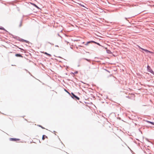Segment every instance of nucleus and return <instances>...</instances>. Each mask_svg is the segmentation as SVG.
Masks as SVG:
<instances>
[{"label":"nucleus","mask_w":154,"mask_h":154,"mask_svg":"<svg viewBox=\"0 0 154 154\" xmlns=\"http://www.w3.org/2000/svg\"><path fill=\"white\" fill-rule=\"evenodd\" d=\"M15 56L17 57H23L20 54H15Z\"/></svg>","instance_id":"obj_4"},{"label":"nucleus","mask_w":154,"mask_h":154,"mask_svg":"<svg viewBox=\"0 0 154 154\" xmlns=\"http://www.w3.org/2000/svg\"><path fill=\"white\" fill-rule=\"evenodd\" d=\"M48 43H49V44H51V45H54V44H52V43H51V42H48Z\"/></svg>","instance_id":"obj_21"},{"label":"nucleus","mask_w":154,"mask_h":154,"mask_svg":"<svg viewBox=\"0 0 154 154\" xmlns=\"http://www.w3.org/2000/svg\"><path fill=\"white\" fill-rule=\"evenodd\" d=\"M78 73L77 72H75V73Z\"/></svg>","instance_id":"obj_26"},{"label":"nucleus","mask_w":154,"mask_h":154,"mask_svg":"<svg viewBox=\"0 0 154 154\" xmlns=\"http://www.w3.org/2000/svg\"><path fill=\"white\" fill-rule=\"evenodd\" d=\"M10 140L11 141H16L17 140H19L20 139H18L17 138H10Z\"/></svg>","instance_id":"obj_3"},{"label":"nucleus","mask_w":154,"mask_h":154,"mask_svg":"<svg viewBox=\"0 0 154 154\" xmlns=\"http://www.w3.org/2000/svg\"><path fill=\"white\" fill-rule=\"evenodd\" d=\"M45 135H43V136H42V139L43 140H44L45 139Z\"/></svg>","instance_id":"obj_12"},{"label":"nucleus","mask_w":154,"mask_h":154,"mask_svg":"<svg viewBox=\"0 0 154 154\" xmlns=\"http://www.w3.org/2000/svg\"><path fill=\"white\" fill-rule=\"evenodd\" d=\"M78 4H79L81 6L85 8L83 5L81 4V3H78Z\"/></svg>","instance_id":"obj_13"},{"label":"nucleus","mask_w":154,"mask_h":154,"mask_svg":"<svg viewBox=\"0 0 154 154\" xmlns=\"http://www.w3.org/2000/svg\"><path fill=\"white\" fill-rule=\"evenodd\" d=\"M92 41H89V42H87L86 43V44H85V45H88L89 43H93L92 42Z\"/></svg>","instance_id":"obj_7"},{"label":"nucleus","mask_w":154,"mask_h":154,"mask_svg":"<svg viewBox=\"0 0 154 154\" xmlns=\"http://www.w3.org/2000/svg\"><path fill=\"white\" fill-rule=\"evenodd\" d=\"M147 69L148 71L150 72L154 75V72L151 69L150 67L149 66H147Z\"/></svg>","instance_id":"obj_2"},{"label":"nucleus","mask_w":154,"mask_h":154,"mask_svg":"<svg viewBox=\"0 0 154 154\" xmlns=\"http://www.w3.org/2000/svg\"><path fill=\"white\" fill-rule=\"evenodd\" d=\"M39 126L41 127V128H43V129L45 128H44L42 126H41V125H39Z\"/></svg>","instance_id":"obj_22"},{"label":"nucleus","mask_w":154,"mask_h":154,"mask_svg":"<svg viewBox=\"0 0 154 154\" xmlns=\"http://www.w3.org/2000/svg\"><path fill=\"white\" fill-rule=\"evenodd\" d=\"M149 123L152 124V125H154V122H150Z\"/></svg>","instance_id":"obj_15"},{"label":"nucleus","mask_w":154,"mask_h":154,"mask_svg":"<svg viewBox=\"0 0 154 154\" xmlns=\"http://www.w3.org/2000/svg\"><path fill=\"white\" fill-rule=\"evenodd\" d=\"M56 46H57V47H58V46H57V45H56Z\"/></svg>","instance_id":"obj_27"},{"label":"nucleus","mask_w":154,"mask_h":154,"mask_svg":"<svg viewBox=\"0 0 154 154\" xmlns=\"http://www.w3.org/2000/svg\"><path fill=\"white\" fill-rule=\"evenodd\" d=\"M71 94L72 95L71 97L72 98L75 100H79V98L78 97L75 95L72 92Z\"/></svg>","instance_id":"obj_1"},{"label":"nucleus","mask_w":154,"mask_h":154,"mask_svg":"<svg viewBox=\"0 0 154 154\" xmlns=\"http://www.w3.org/2000/svg\"><path fill=\"white\" fill-rule=\"evenodd\" d=\"M125 19L126 20H127V18H126V17H125Z\"/></svg>","instance_id":"obj_23"},{"label":"nucleus","mask_w":154,"mask_h":154,"mask_svg":"<svg viewBox=\"0 0 154 154\" xmlns=\"http://www.w3.org/2000/svg\"><path fill=\"white\" fill-rule=\"evenodd\" d=\"M83 59L86 60L88 62H90L91 61V60H89V59H88L85 58H83Z\"/></svg>","instance_id":"obj_10"},{"label":"nucleus","mask_w":154,"mask_h":154,"mask_svg":"<svg viewBox=\"0 0 154 154\" xmlns=\"http://www.w3.org/2000/svg\"><path fill=\"white\" fill-rule=\"evenodd\" d=\"M33 5H34V6H35L36 8H38V7L36 5H35V4H33Z\"/></svg>","instance_id":"obj_20"},{"label":"nucleus","mask_w":154,"mask_h":154,"mask_svg":"<svg viewBox=\"0 0 154 154\" xmlns=\"http://www.w3.org/2000/svg\"><path fill=\"white\" fill-rule=\"evenodd\" d=\"M21 41L23 42H26V43H28V41H26V40H25L24 39H22Z\"/></svg>","instance_id":"obj_8"},{"label":"nucleus","mask_w":154,"mask_h":154,"mask_svg":"<svg viewBox=\"0 0 154 154\" xmlns=\"http://www.w3.org/2000/svg\"><path fill=\"white\" fill-rule=\"evenodd\" d=\"M107 52L108 53L110 54L111 53V51L109 50H107Z\"/></svg>","instance_id":"obj_9"},{"label":"nucleus","mask_w":154,"mask_h":154,"mask_svg":"<svg viewBox=\"0 0 154 154\" xmlns=\"http://www.w3.org/2000/svg\"><path fill=\"white\" fill-rule=\"evenodd\" d=\"M145 121L147 122V123H149V122L150 121H149L148 120H145Z\"/></svg>","instance_id":"obj_18"},{"label":"nucleus","mask_w":154,"mask_h":154,"mask_svg":"<svg viewBox=\"0 0 154 154\" xmlns=\"http://www.w3.org/2000/svg\"><path fill=\"white\" fill-rule=\"evenodd\" d=\"M93 43H94L96 44H97V45H99V46H101V45L98 43H97V42L94 41H92V42Z\"/></svg>","instance_id":"obj_6"},{"label":"nucleus","mask_w":154,"mask_h":154,"mask_svg":"<svg viewBox=\"0 0 154 154\" xmlns=\"http://www.w3.org/2000/svg\"><path fill=\"white\" fill-rule=\"evenodd\" d=\"M44 54H46L47 55H48V56H51V55L49 54H48V53H47V52H45L44 53Z\"/></svg>","instance_id":"obj_11"},{"label":"nucleus","mask_w":154,"mask_h":154,"mask_svg":"<svg viewBox=\"0 0 154 154\" xmlns=\"http://www.w3.org/2000/svg\"><path fill=\"white\" fill-rule=\"evenodd\" d=\"M0 29L2 30H4V28L2 27H0Z\"/></svg>","instance_id":"obj_16"},{"label":"nucleus","mask_w":154,"mask_h":154,"mask_svg":"<svg viewBox=\"0 0 154 154\" xmlns=\"http://www.w3.org/2000/svg\"><path fill=\"white\" fill-rule=\"evenodd\" d=\"M89 69L90 68V66H89Z\"/></svg>","instance_id":"obj_25"},{"label":"nucleus","mask_w":154,"mask_h":154,"mask_svg":"<svg viewBox=\"0 0 154 154\" xmlns=\"http://www.w3.org/2000/svg\"><path fill=\"white\" fill-rule=\"evenodd\" d=\"M143 50L145 52H147V53H148V52H149V53H152V52L149 51H148V50H147L146 49H143Z\"/></svg>","instance_id":"obj_5"},{"label":"nucleus","mask_w":154,"mask_h":154,"mask_svg":"<svg viewBox=\"0 0 154 154\" xmlns=\"http://www.w3.org/2000/svg\"><path fill=\"white\" fill-rule=\"evenodd\" d=\"M65 91L66 92H67L68 94H70V93L68 92L66 90V89H65Z\"/></svg>","instance_id":"obj_19"},{"label":"nucleus","mask_w":154,"mask_h":154,"mask_svg":"<svg viewBox=\"0 0 154 154\" xmlns=\"http://www.w3.org/2000/svg\"><path fill=\"white\" fill-rule=\"evenodd\" d=\"M137 46H138V48L140 49H142V50H143V48H141V47H140V46H139L138 45Z\"/></svg>","instance_id":"obj_17"},{"label":"nucleus","mask_w":154,"mask_h":154,"mask_svg":"<svg viewBox=\"0 0 154 154\" xmlns=\"http://www.w3.org/2000/svg\"><path fill=\"white\" fill-rule=\"evenodd\" d=\"M22 21H21L20 22V23L19 25V27H20L22 26Z\"/></svg>","instance_id":"obj_14"},{"label":"nucleus","mask_w":154,"mask_h":154,"mask_svg":"<svg viewBox=\"0 0 154 154\" xmlns=\"http://www.w3.org/2000/svg\"><path fill=\"white\" fill-rule=\"evenodd\" d=\"M45 138H48V137H47V136H45Z\"/></svg>","instance_id":"obj_24"}]
</instances>
